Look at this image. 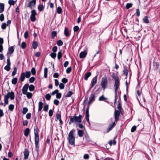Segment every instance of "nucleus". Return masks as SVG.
<instances>
[{
	"label": "nucleus",
	"mask_w": 160,
	"mask_h": 160,
	"mask_svg": "<svg viewBox=\"0 0 160 160\" xmlns=\"http://www.w3.org/2000/svg\"><path fill=\"white\" fill-rule=\"evenodd\" d=\"M79 28L77 26H75L73 28V30L74 32H77L79 30Z\"/></svg>",
	"instance_id": "774afa93"
},
{
	"label": "nucleus",
	"mask_w": 160,
	"mask_h": 160,
	"mask_svg": "<svg viewBox=\"0 0 160 160\" xmlns=\"http://www.w3.org/2000/svg\"><path fill=\"white\" fill-rule=\"evenodd\" d=\"M112 77L115 80V82L114 85V88H119L120 84L119 81V77L117 74L113 73Z\"/></svg>",
	"instance_id": "7ed1b4c3"
},
{
	"label": "nucleus",
	"mask_w": 160,
	"mask_h": 160,
	"mask_svg": "<svg viewBox=\"0 0 160 160\" xmlns=\"http://www.w3.org/2000/svg\"><path fill=\"white\" fill-rule=\"evenodd\" d=\"M89 106L87 108L86 110V120L88 122V123L90 124L89 121Z\"/></svg>",
	"instance_id": "9b49d317"
},
{
	"label": "nucleus",
	"mask_w": 160,
	"mask_h": 160,
	"mask_svg": "<svg viewBox=\"0 0 160 160\" xmlns=\"http://www.w3.org/2000/svg\"><path fill=\"white\" fill-rule=\"evenodd\" d=\"M24 94L26 95L28 99L31 98L32 96V93L30 92H27L26 94Z\"/></svg>",
	"instance_id": "c756f323"
},
{
	"label": "nucleus",
	"mask_w": 160,
	"mask_h": 160,
	"mask_svg": "<svg viewBox=\"0 0 160 160\" xmlns=\"http://www.w3.org/2000/svg\"><path fill=\"white\" fill-rule=\"evenodd\" d=\"M72 68L71 67H68L66 70V72L67 73H69L71 71Z\"/></svg>",
	"instance_id": "052dcab7"
},
{
	"label": "nucleus",
	"mask_w": 160,
	"mask_h": 160,
	"mask_svg": "<svg viewBox=\"0 0 160 160\" xmlns=\"http://www.w3.org/2000/svg\"><path fill=\"white\" fill-rule=\"evenodd\" d=\"M14 51V49L13 46L9 47L7 55H8V54H12L13 52Z\"/></svg>",
	"instance_id": "2eb2a0df"
},
{
	"label": "nucleus",
	"mask_w": 160,
	"mask_h": 160,
	"mask_svg": "<svg viewBox=\"0 0 160 160\" xmlns=\"http://www.w3.org/2000/svg\"><path fill=\"white\" fill-rule=\"evenodd\" d=\"M57 12L58 13L60 14L62 12V9L60 7H58L57 9Z\"/></svg>",
	"instance_id": "ea45409f"
},
{
	"label": "nucleus",
	"mask_w": 160,
	"mask_h": 160,
	"mask_svg": "<svg viewBox=\"0 0 160 160\" xmlns=\"http://www.w3.org/2000/svg\"><path fill=\"white\" fill-rule=\"evenodd\" d=\"M62 82L64 83H66L68 82V80L67 78H63L62 79Z\"/></svg>",
	"instance_id": "680f3d73"
},
{
	"label": "nucleus",
	"mask_w": 160,
	"mask_h": 160,
	"mask_svg": "<svg viewBox=\"0 0 160 160\" xmlns=\"http://www.w3.org/2000/svg\"><path fill=\"white\" fill-rule=\"evenodd\" d=\"M95 96L94 93H92L89 98L88 104H89L93 101L95 100Z\"/></svg>",
	"instance_id": "f8f14e48"
},
{
	"label": "nucleus",
	"mask_w": 160,
	"mask_h": 160,
	"mask_svg": "<svg viewBox=\"0 0 160 160\" xmlns=\"http://www.w3.org/2000/svg\"><path fill=\"white\" fill-rule=\"evenodd\" d=\"M50 56L53 59H55L56 57V54L55 52H52L50 54Z\"/></svg>",
	"instance_id": "79ce46f5"
},
{
	"label": "nucleus",
	"mask_w": 160,
	"mask_h": 160,
	"mask_svg": "<svg viewBox=\"0 0 160 160\" xmlns=\"http://www.w3.org/2000/svg\"><path fill=\"white\" fill-rule=\"evenodd\" d=\"M29 84L27 83L24 85L22 88V90L23 94H25L27 92Z\"/></svg>",
	"instance_id": "1a4fd4ad"
},
{
	"label": "nucleus",
	"mask_w": 160,
	"mask_h": 160,
	"mask_svg": "<svg viewBox=\"0 0 160 160\" xmlns=\"http://www.w3.org/2000/svg\"><path fill=\"white\" fill-rule=\"evenodd\" d=\"M69 118L70 119L68 123L69 125H71L73 122L81 123L82 122L81 118L82 116L81 115H79L78 117L70 116Z\"/></svg>",
	"instance_id": "f257e3e1"
},
{
	"label": "nucleus",
	"mask_w": 160,
	"mask_h": 160,
	"mask_svg": "<svg viewBox=\"0 0 160 160\" xmlns=\"http://www.w3.org/2000/svg\"><path fill=\"white\" fill-rule=\"evenodd\" d=\"M43 105V103L41 102H39L38 103V111H41L42 108V106Z\"/></svg>",
	"instance_id": "393cba45"
},
{
	"label": "nucleus",
	"mask_w": 160,
	"mask_h": 160,
	"mask_svg": "<svg viewBox=\"0 0 160 160\" xmlns=\"http://www.w3.org/2000/svg\"><path fill=\"white\" fill-rule=\"evenodd\" d=\"M57 43L58 46H62L63 45V42L61 40H59L57 41Z\"/></svg>",
	"instance_id": "a19ab883"
},
{
	"label": "nucleus",
	"mask_w": 160,
	"mask_h": 160,
	"mask_svg": "<svg viewBox=\"0 0 160 160\" xmlns=\"http://www.w3.org/2000/svg\"><path fill=\"white\" fill-rule=\"evenodd\" d=\"M118 105L117 106V108L119 110V111H121V109H122V107L121 105L120 102V100H118Z\"/></svg>",
	"instance_id": "09e8293b"
},
{
	"label": "nucleus",
	"mask_w": 160,
	"mask_h": 160,
	"mask_svg": "<svg viewBox=\"0 0 160 160\" xmlns=\"http://www.w3.org/2000/svg\"><path fill=\"white\" fill-rule=\"evenodd\" d=\"M36 17L34 15H31L30 16V19L32 22H34L36 20Z\"/></svg>",
	"instance_id": "6e6d98bb"
},
{
	"label": "nucleus",
	"mask_w": 160,
	"mask_h": 160,
	"mask_svg": "<svg viewBox=\"0 0 160 160\" xmlns=\"http://www.w3.org/2000/svg\"><path fill=\"white\" fill-rule=\"evenodd\" d=\"M48 104L45 105L44 107L43 110L45 112H47L48 110Z\"/></svg>",
	"instance_id": "8fccbe9b"
},
{
	"label": "nucleus",
	"mask_w": 160,
	"mask_h": 160,
	"mask_svg": "<svg viewBox=\"0 0 160 160\" xmlns=\"http://www.w3.org/2000/svg\"><path fill=\"white\" fill-rule=\"evenodd\" d=\"M143 22L146 23H148L149 22V20L148 19V17L147 16H145L143 19Z\"/></svg>",
	"instance_id": "7c9ffc66"
},
{
	"label": "nucleus",
	"mask_w": 160,
	"mask_h": 160,
	"mask_svg": "<svg viewBox=\"0 0 160 160\" xmlns=\"http://www.w3.org/2000/svg\"><path fill=\"white\" fill-rule=\"evenodd\" d=\"M28 88L30 91L32 92L34 90L35 87L33 85L31 84L30 86L29 85Z\"/></svg>",
	"instance_id": "cd10ccee"
},
{
	"label": "nucleus",
	"mask_w": 160,
	"mask_h": 160,
	"mask_svg": "<svg viewBox=\"0 0 160 160\" xmlns=\"http://www.w3.org/2000/svg\"><path fill=\"white\" fill-rule=\"evenodd\" d=\"M75 131V130L74 129L71 130L69 133L68 137V138L69 143L71 145H74L75 144V138L73 136L74 132Z\"/></svg>",
	"instance_id": "f03ea898"
},
{
	"label": "nucleus",
	"mask_w": 160,
	"mask_h": 160,
	"mask_svg": "<svg viewBox=\"0 0 160 160\" xmlns=\"http://www.w3.org/2000/svg\"><path fill=\"white\" fill-rule=\"evenodd\" d=\"M44 6L42 5H39L38 6V9L39 11L41 12L44 9Z\"/></svg>",
	"instance_id": "2f4dec72"
},
{
	"label": "nucleus",
	"mask_w": 160,
	"mask_h": 160,
	"mask_svg": "<svg viewBox=\"0 0 160 160\" xmlns=\"http://www.w3.org/2000/svg\"><path fill=\"white\" fill-rule=\"evenodd\" d=\"M4 17L3 14H2L0 15V21L1 22H2L4 20Z\"/></svg>",
	"instance_id": "0e129e2a"
},
{
	"label": "nucleus",
	"mask_w": 160,
	"mask_h": 160,
	"mask_svg": "<svg viewBox=\"0 0 160 160\" xmlns=\"http://www.w3.org/2000/svg\"><path fill=\"white\" fill-rule=\"evenodd\" d=\"M57 35V32L55 31H52L51 33V38H54Z\"/></svg>",
	"instance_id": "f704fd0d"
},
{
	"label": "nucleus",
	"mask_w": 160,
	"mask_h": 160,
	"mask_svg": "<svg viewBox=\"0 0 160 160\" xmlns=\"http://www.w3.org/2000/svg\"><path fill=\"white\" fill-rule=\"evenodd\" d=\"M87 54V52L85 50L81 52L79 54V57L80 58H85Z\"/></svg>",
	"instance_id": "4468645a"
},
{
	"label": "nucleus",
	"mask_w": 160,
	"mask_h": 160,
	"mask_svg": "<svg viewBox=\"0 0 160 160\" xmlns=\"http://www.w3.org/2000/svg\"><path fill=\"white\" fill-rule=\"evenodd\" d=\"M28 35V31H25L24 34V37L25 39H27Z\"/></svg>",
	"instance_id": "338daca9"
},
{
	"label": "nucleus",
	"mask_w": 160,
	"mask_h": 160,
	"mask_svg": "<svg viewBox=\"0 0 160 160\" xmlns=\"http://www.w3.org/2000/svg\"><path fill=\"white\" fill-rule=\"evenodd\" d=\"M7 65H11V62H10V56H8V58L7 60Z\"/></svg>",
	"instance_id": "e2e57ef3"
},
{
	"label": "nucleus",
	"mask_w": 160,
	"mask_h": 160,
	"mask_svg": "<svg viewBox=\"0 0 160 160\" xmlns=\"http://www.w3.org/2000/svg\"><path fill=\"white\" fill-rule=\"evenodd\" d=\"M85 139L88 142H90L91 141L89 136L88 134L85 135Z\"/></svg>",
	"instance_id": "e433bc0d"
},
{
	"label": "nucleus",
	"mask_w": 160,
	"mask_h": 160,
	"mask_svg": "<svg viewBox=\"0 0 160 160\" xmlns=\"http://www.w3.org/2000/svg\"><path fill=\"white\" fill-rule=\"evenodd\" d=\"M10 65L8 66V65H6L4 68V69L7 71H9L10 69Z\"/></svg>",
	"instance_id": "4d7b16f0"
},
{
	"label": "nucleus",
	"mask_w": 160,
	"mask_h": 160,
	"mask_svg": "<svg viewBox=\"0 0 160 160\" xmlns=\"http://www.w3.org/2000/svg\"><path fill=\"white\" fill-rule=\"evenodd\" d=\"M26 47V44L25 42H22L21 45V48L22 49H24Z\"/></svg>",
	"instance_id": "de8ad7c7"
},
{
	"label": "nucleus",
	"mask_w": 160,
	"mask_h": 160,
	"mask_svg": "<svg viewBox=\"0 0 160 160\" xmlns=\"http://www.w3.org/2000/svg\"><path fill=\"white\" fill-rule=\"evenodd\" d=\"M31 75V73L30 71H27L25 73V77L27 78H29Z\"/></svg>",
	"instance_id": "4c0bfd02"
},
{
	"label": "nucleus",
	"mask_w": 160,
	"mask_h": 160,
	"mask_svg": "<svg viewBox=\"0 0 160 160\" xmlns=\"http://www.w3.org/2000/svg\"><path fill=\"white\" fill-rule=\"evenodd\" d=\"M132 5V3H127L126 5V8L127 9H128L131 8Z\"/></svg>",
	"instance_id": "a18cd8bd"
},
{
	"label": "nucleus",
	"mask_w": 160,
	"mask_h": 160,
	"mask_svg": "<svg viewBox=\"0 0 160 160\" xmlns=\"http://www.w3.org/2000/svg\"><path fill=\"white\" fill-rule=\"evenodd\" d=\"M7 25L6 23H3L1 25V28L3 30H4L5 29Z\"/></svg>",
	"instance_id": "5fc2aeb1"
},
{
	"label": "nucleus",
	"mask_w": 160,
	"mask_h": 160,
	"mask_svg": "<svg viewBox=\"0 0 160 160\" xmlns=\"http://www.w3.org/2000/svg\"><path fill=\"white\" fill-rule=\"evenodd\" d=\"M30 132V129L28 128H26L24 131V134L26 137H27Z\"/></svg>",
	"instance_id": "4be33fe9"
},
{
	"label": "nucleus",
	"mask_w": 160,
	"mask_h": 160,
	"mask_svg": "<svg viewBox=\"0 0 160 160\" xmlns=\"http://www.w3.org/2000/svg\"><path fill=\"white\" fill-rule=\"evenodd\" d=\"M18 81V78H15L12 79V84L15 85L17 83Z\"/></svg>",
	"instance_id": "72a5a7b5"
},
{
	"label": "nucleus",
	"mask_w": 160,
	"mask_h": 160,
	"mask_svg": "<svg viewBox=\"0 0 160 160\" xmlns=\"http://www.w3.org/2000/svg\"><path fill=\"white\" fill-rule=\"evenodd\" d=\"M91 72H90L86 73L85 74L84 79L87 80L88 78L91 76Z\"/></svg>",
	"instance_id": "b1692460"
},
{
	"label": "nucleus",
	"mask_w": 160,
	"mask_h": 160,
	"mask_svg": "<svg viewBox=\"0 0 160 160\" xmlns=\"http://www.w3.org/2000/svg\"><path fill=\"white\" fill-rule=\"evenodd\" d=\"M98 75L95 76L92 80V85H95L97 82Z\"/></svg>",
	"instance_id": "412c9836"
},
{
	"label": "nucleus",
	"mask_w": 160,
	"mask_h": 160,
	"mask_svg": "<svg viewBox=\"0 0 160 160\" xmlns=\"http://www.w3.org/2000/svg\"><path fill=\"white\" fill-rule=\"evenodd\" d=\"M62 50H61L60 51H59L58 54V60L60 61V59L62 57Z\"/></svg>",
	"instance_id": "c85d7f7f"
},
{
	"label": "nucleus",
	"mask_w": 160,
	"mask_h": 160,
	"mask_svg": "<svg viewBox=\"0 0 160 160\" xmlns=\"http://www.w3.org/2000/svg\"><path fill=\"white\" fill-rule=\"evenodd\" d=\"M46 99L48 100H50L51 98V96L49 94H47L45 96Z\"/></svg>",
	"instance_id": "c03bdc74"
},
{
	"label": "nucleus",
	"mask_w": 160,
	"mask_h": 160,
	"mask_svg": "<svg viewBox=\"0 0 160 160\" xmlns=\"http://www.w3.org/2000/svg\"><path fill=\"white\" fill-rule=\"evenodd\" d=\"M8 97L7 96H5L4 97V102L5 103V104H7L8 103Z\"/></svg>",
	"instance_id": "58836bf2"
},
{
	"label": "nucleus",
	"mask_w": 160,
	"mask_h": 160,
	"mask_svg": "<svg viewBox=\"0 0 160 160\" xmlns=\"http://www.w3.org/2000/svg\"><path fill=\"white\" fill-rule=\"evenodd\" d=\"M31 72L32 74L33 75H34L36 74V71L34 68H32L31 70Z\"/></svg>",
	"instance_id": "864d4df0"
},
{
	"label": "nucleus",
	"mask_w": 160,
	"mask_h": 160,
	"mask_svg": "<svg viewBox=\"0 0 160 160\" xmlns=\"http://www.w3.org/2000/svg\"><path fill=\"white\" fill-rule=\"evenodd\" d=\"M123 74L125 75L126 78H127L128 75V70L126 67H124V70L123 71Z\"/></svg>",
	"instance_id": "bb28decb"
},
{
	"label": "nucleus",
	"mask_w": 160,
	"mask_h": 160,
	"mask_svg": "<svg viewBox=\"0 0 160 160\" xmlns=\"http://www.w3.org/2000/svg\"><path fill=\"white\" fill-rule=\"evenodd\" d=\"M8 3L10 5H13L15 4V1L13 0H9Z\"/></svg>",
	"instance_id": "3c124183"
},
{
	"label": "nucleus",
	"mask_w": 160,
	"mask_h": 160,
	"mask_svg": "<svg viewBox=\"0 0 160 160\" xmlns=\"http://www.w3.org/2000/svg\"><path fill=\"white\" fill-rule=\"evenodd\" d=\"M28 109L27 108H24L23 109L22 113L23 114H25L28 111Z\"/></svg>",
	"instance_id": "49530a36"
},
{
	"label": "nucleus",
	"mask_w": 160,
	"mask_h": 160,
	"mask_svg": "<svg viewBox=\"0 0 160 160\" xmlns=\"http://www.w3.org/2000/svg\"><path fill=\"white\" fill-rule=\"evenodd\" d=\"M64 33L65 36L67 37L70 35L68 32V27H65L64 28Z\"/></svg>",
	"instance_id": "f3484780"
},
{
	"label": "nucleus",
	"mask_w": 160,
	"mask_h": 160,
	"mask_svg": "<svg viewBox=\"0 0 160 160\" xmlns=\"http://www.w3.org/2000/svg\"><path fill=\"white\" fill-rule=\"evenodd\" d=\"M39 135L35 136V149L37 152V155L38 156L39 152Z\"/></svg>",
	"instance_id": "20e7f679"
},
{
	"label": "nucleus",
	"mask_w": 160,
	"mask_h": 160,
	"mask_svg": "<svg viewBox=\"0 0 160 160\" xmlns=\"http://www.w3.org/2000/svg\"><path fill=\"white\" fill-rule=\"evenodd\" d=\"M14 108V105L11 104L8 106V109L11 111H12Z\"/></svg>",
	"instance_id": "37998d69"
},
{
	"label": "nucleus",
	"mask_w": 160,
	"mask_h": 160,
	"mask_svg": "<svg viewBox=\"0 0 160 160\" xmlns=\"http://www.w3.org/2000/svg\"><path fill=\"white\" fill-rule=\"evenodd\" d=\"M61 96L62 94L58 92L56 95V98L58 99H60L61 97Z\"/></svg>",
	"instance_id": "bf43d9fd"
},
{
	"label": "nucleus",
	"mask_w": 160,
	"mask_h": 160,
	"mask_svg": "<svg viewBox=\"0 0 160 160\" xmlns=\"http://www.w3.org/2000/svg\"><path fill=\"white\" fill-rule=\"evenodd\" d=\"M38 42L37 41H34L33 42L32 44V47L34 49H36L37 48L38 46Z\"/></svg>",
	"instance_id": "5701e85b"
},
{
	"label": "nucleus",
	"mask_w": 160,
	"mask_h": 160,
	"mask_svg": "<svg viewBox=\"0 0 160 160\" xmlns=\"http://www.w3.org/2000/svg\"><path fill=\"white\" fill-rule=\"evenodd\" d=\"M17 72V68L16 67H14V68L13 71L12 72V76H14L16 74Z\"/></svg>",
	"instance_id": "603ef678"
},
{
	"label": "nucleus",
	"mask_w": 160,
	"mask_h": 160,
	"mask_svg": "<svg viewBox=\"0 0 160 160\" xmlns=\"http://www.w3.org/2000/svg\"><path fill=\"white\" fill-rule=\"evenodd\" d=\"M34 134L35 136L39 135L38 131H39V130L38 129V127L37 126H34Z\"/></svg>",
	"instance_id": "6ab92c4d"
},
{
	"label": "nucleus",
	"mask_w": 160,
	"mask_h": 160,
	"mask_svg": "<svg viewBox=\"0 0 160 160\" xmlns=\"http://www.w3.org/2000/svg\"><path fill=\"white\" fill-rule=\"evenodd\" d=\"M120 115V111L119 110H115L114 113V116L115 119V122L116 123L119 119Z\"/></svg>",
	"instance_id": "423d86ee"
},
{
	"label": "nucleus",
	"mask_w": 160,
	"mask_h": 160,
	"mask_svg": "<svg viewBox=\"0 0 160 160\" xmlns=\"http://www.w3.org/2000/svg\"><path fill=\"white\" fill-rule=\"evenodd\" d=\"M72 91H69L67 92V94L65 96V97H70L72 94H74Z\"/></svg>",
	"instance_id": "a878e982"
},
{
	"label": "nucleus",
	"mask_w": 160,
	"mask_h": 160,
	"mask_svg": "<svg viewBox=\"0 0 160 160\" xmlns=\"http://www.w3.org/2000/svg\"><path fill=\"white\" fill-rule=\"evenodd\" d=\"M116 122H114L112 124H110L107 129V132H108L112 130V129L116 125Z\"/></svg>",
	"instance_id": "6e6552de"
},
{
	"label": "nucleus",
	"mask_w": 160,
	"mask_h": 160,
	"mask_svg": "<svg viewBox=\"0 0 160 160\" xmlns=\"http://www.w3.org/2000/svg\"><path fill=\"white\" fill-rule=\"evenodd\" d=\"M101 84L102 88L104 90L108 84V78L106 76L102 78Z\"/></svg>",
	"instance_id": "39448f33"
},
{
	"label": "nucleus",
	"mask_w": 160,
	"mask_h": 160,
	"mask_svg": "<svg viewBox=\"0 0 160 160\" xmlns=\"http://www.w3.org/2000/svg\"><path fill=\"white\" fill-rule=\"evenodd\" d=\"M153 64V68L154 70H157L159 68V63L156 62L154 61Z\"/></svg>",
	"instance_id": "dca6fc26"
},
{
	"label": "nucleus",
	"mask_w": 160,
	"mask_h": 160,
	"mask_svg": "<svg viewBox=\"0 0 160 160\" xmlns=\"http://www.w3.org/2000/svg\"><path fill=\"white\" fill-rule=\"evenodd\" d=\"M6 96L8 97V98H10L11 100H13L15 98V94L14 92L11 91V92H8V94L5 95Z\"/></svg>",
	"instance_id": "0eeeda50"
},
{
	"label": "nucleus",
	"mask_w": 160,
	"mask_h": 160,
	"mask_svg": "<svg viewBox=\"0 0 160 160\" xmlns=\"http://www.w3.org/2000/svg\"><path fill=\"white\" fill-rule=\"evenodd\" d=\"M25 77V72H22L21 73L20 78V80L22 82H23L24 79Z\"/></svg>",
	"instance_id": "aec40b11"
},
{
	"label": "nucleus",
	"mask_w": 160,
	"mask_h": 160,
	"mask_svg": "<svg viewBox=\"0 0 160 160\" xmlns=\"http://www.w3.org/2000/svg\"><path fill=\"white\" fill-rule=\"evenodd\" d=\"M36 0H32L28 3V7L31 8H32V6H34L36 3Z\"/></svg>",
	"instance_id": "9d476101"
},
{
	"label": "nucleus",
	"mask_w": 160,
	"mask_h": 160,
	"mask_svg": "<svg viewBox=\"0 0 160 160\" xmlns=\"http://www.w3.org/2000/svg\"><path fill=\"white\" fill-rule=\"evenodd\" d=\"M83 132L82 130H79L78 131V134L79 137H82L83 136Z\"/></svg>",
	"instance_id": "473e14b6"
},
{
	"label": "nucleus",
	"mask_w": 160,
	"mask_h": 160,
	"mask_svg": "<svg viewBox=\"0 0 160 160\" xmlns=\"http://www.w3.org/2000/svg\"><path fill=\"white\" fill-rule=\"evenodd\" d=\"M4 4L2 3H0V13H2L4 10Z\"/></svg>",
	"instance_id": "a211bd4d"
},
{
	"label": "nucleus",
	"mask_w": 160,
	"mask_h": 160,
	"mask_svg": "<svg viewBox=\"0 0 160 160\" xmlns=\"http://www.w3.org/2000/svg\"><path fill=\"white\" fill-rule=\"evenodd\" d=\"M29 150L26 149H25V151L23 152L24 155V159H27L28 158V156L29 155Z\"/></svg>",
	"instance_id": "ddd939ff"
},
{
	"label": "nucleus",
	"mask_w": 160,
	"mask_h": 160,
	"mask_svg": "<svg viewBox=\"0 0 160 160\" xmlns=\"http://www.w3.org/2000/svg\"><path fill=\"white\" fill-rule=\"evenodd\" d=\"M64 85L62 83H61L59 84V88L61 89H63L64 88Z\"/></svg>",
	"instance_id": "69168bd1"
},
{
	"label": "nucleus",
	"mask_w": 160,
	"mask_h": 160,
	"mask_svg": "<svg viewBox=\"0 0 160 160\" xmlns=\"http://www.w3.org/2000/svg\"><path fill=\"white\" fill-rule=\"evenodd\" d=\"M107 99V98L104 97L103 95H102L99 98L98 100L100 101H105V100Z\"/></svg>",
	"instance_id": "c9c22d12"
},
{
	"label": "nucleus",
	"mask_w": 160,
	"mask_h": 160,
	"mask_svg": "<svg viewBox=\"0 0 160 160\" xmlns=\"http://www.w3.org/2000/svg\"><path fill=\"white\" fill-rule=\"evenodd\" d=\"M35 80V78L34 77H32L30 78L29 81L30 83H33Z\"/></svg>",
	"instance_id": "13d9d810"
}]
</instances>
